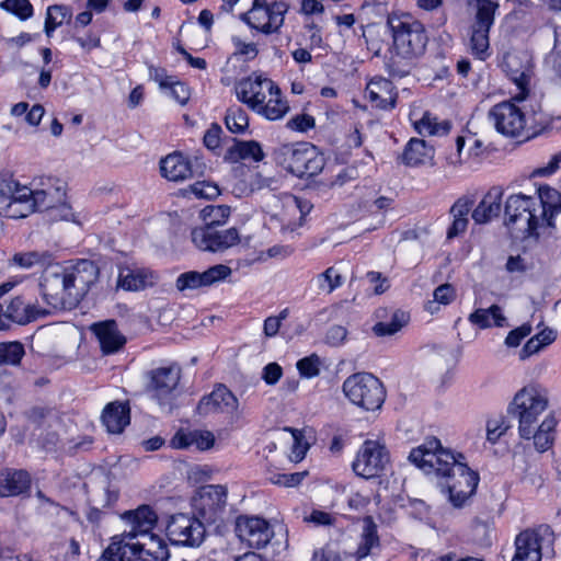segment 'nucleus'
Returning <instances> with one entry per match:
<instances>
[{
	"label": "nucleus",
	"mask_w": 561,
	"mask_h": 561,
	"mask_svg": "<svg viewBox=\"0 0 561 561\" xmlns=\"http://www.w3.org/2000/svg\"><path fill=\"white\" fill-rule=\"evenodd\" d=\"M282 210L275 215L282 225L284 231H294L300 227L305 216L310 211L311 206L308 202L298 197L285 194L280 198Z\"/></svg>",
	"instance_id": "obj_25"
},
{
	"label": "nucleus",
	"mask_w": 561,
	"mask_h": 561,
	"mask_svg": "<svg viewBox=\"0 0 561 561\" xmlns=\"http://www.w3.org/2000/svg\"><path fill=\"white\" fill-rule=\"evenodd\" d=\"M234 91L240 102L268 121L282 119L289 111L280 88L264 73L252 72L239 80Z\"/></svg>",
	"instance_id": "obj_3"
},
{
	"label": "nucleus",
	"mask_w": 561,
	"mask_h": 561,
	"mask_svg": "<svg viewBox=\"0 0 561 561\" xmlns=\"http://www.w3.org/2000/svg\"><path fill=\"white\" fill-rule=\"evenodd\" d=\"M190 190L198 198L213 199L220 195L219 186L209 181L195 182Z\"/></svg>",
	"instance_id": "obj_52"
},
{
	"label": "nucleus",
	"mask_w": 561,
	"mask_h": 561,
	"mask_svg": "<svg viewBox=\"0 0 561 561\" xmlns=\"http://www.w3.org/2000/svg\"><path fill=\"white\" fill-rule=\"evenodd\" d=\"M49 312L36 302L25 301L22 296H16L10 300L7 308L0 304V330H8L11 323L25 325Z\"/></svg>",
	"instance_id": "obj_19"
},
{
	"label": "nucleus",
	"mask_w": 561,
	"mask_h": 561,
	"mask_svg": "<svg viewBox=\"0 0 561 561\" xmlns=\"http://www.w3.org/2000/svg\"><path fill=\"white\" fill-rule=\"evenodd\" d=\"M91 331L95 334L104 355L118 352L126 343V337L119 332L114 320L94 323Z\"/></svg>",
	"instance_id": "obj_27"
},
{
	"label": "nucleus",
	"mask_w": 561,
	"mask_h": 561,
	"mask_svg": "<svg viewBox=\"0 0 561 561\" xmlns=\"http://www.w3.org/2000/svg\"><path fill=\"white\" fill-rule=\"evenodd\" d=\"M26 194V185L21 184L12 176H0V217L23 218L26 217L24 211V198Z\"/></svg>",
	"instance_id": "obj_20"
},
{
	"label": "nucleus",
	"mask_w": 561,
	"mask_h": 561,
	"mask_svg": "<svg viewBox=\"0 0 561 561\" xmlns=\"http://www.w3.org/2000/svg\"><path fill=\"white\" fill-rule=\"evenodd\" d=\"M409 119L414 130L422 136H444L450 129L448 122L438 121L436 116L419 105L411 108Z\"/></svg>",
	"instance_id": "obj_26"
},
{
	"label": "nucleus",
	"mask_w": 561,
	"mask_h": 561,
	"mask_svg": "<svg viewBox=\"0 0 561 561\" xmlns=\"http://www.w3.org/2000/svg\"><path fill=\"white\" fill-rule=\"evenodd\" d=\"M314 126V119L310 115H297L288 122V127L294 130L306 131Z\"/></svg>",
	"instance_id": "obj_64"
},
{
	"label": "nucleus",
	"mask_w": 561,
	"mask_h": 561,
	"mask_svg": "<svg viewBox=\"0 0 561 561\" xmlns=\"http://www.w3.org/2000/svg\"><path fill=\"white\" fill-rule=\"evenodd\" d=\"M164 92L182 105L188 101L191 95L188 87L183 82L176 81L175 79L172 80V83L167 87Z\"/></svg>",
	"instance_id": "obj_54"
},
{
	"label": "nucleus",
	"mask_w": 561,
	"mask_h": 561,
	"mask_svg": "<svg viewBox=\"0 0 561 561\" xmlns=\"http://www.w3.org/2000/svg\"><path fill=\"white\" fill-rule=\"evenodd\" d=\"M240 242L239 233L236 229H228L224 233L218 231V237H215L210 242L203 243L204 245H236Z\"/></svg>",
	"instance_id": "obj_57"
},
{
	"label": "nucleus",
	"mask_w": 561,
	"mask_h": 561,
	"mask_svg": "<svg viewBox=\"0 0 561 561\" xmlns=\"http://www.w3.org/2000/svg\"><path fill=\"white\" fill-rule=\"evenodd\" d=\"M227 488L220 484L201 486L193 496V507L208 523L217 522L227 505Z\"/></svg>",
	"instance_id": "obj_16"
},
{
	"label": "nucleus",
	"mask_w": 561,
	"mask_h": 561,
	"mask_svg": "<svg viewBox=\"0 0 561 561\" xmlns=\"http://www.w3.org/2000/svg\"><path fill=\"white\" fill-rule=\"evenodd\" d=\"M469 321L481 329H486L492 324L503 327L505 317L497 305H492L488 309H477L469 316Z\"/></svg>",
	"instance_id": "obj_42"
},
{
	"label": "nucleus",
	"mask_w": 561,
	"mask_h": 561,
	"mask_svg": "<svg viewBox=\"0 0 561 561\" xmlns=\"http://www.w3.org/2000/svg\"><path fill=\"white\" fill-rule=\"evenodd\" d=\"M147 377V392L162 409L171 412L181 379V367L178 364L158 367L150 370Z\"/></svg>",
	"instance_id": "obj_10"
},
{
	"label": "nucleus",
	"mask_w": 561,
	"mask_h": 561,
	"mask_svg": "<svg viewBox=\"0 0 561 561\" xmlns=\"http://www.w3.org/2000/svg\"><path fill=\"white\" fill-rule=\"evenodd\" d=\"M0 8L21 20H27L33 15V5L28 0H4L0 3Z\"/></svg>",
	"instance_id": "obj_51"
},
{
	"label": "nucleus",
	"mask_w": 561,
	"mask_h": 561,
	"mask_svg": "<svg viewBox=\"0 0 561 561\" xmlns=\"http://www.w3.org/2000/svg\"><path fill=\"white\" fill-rule=\"evenodd\" d=\"M221 127L218 124H213L204 135V144L210 149L215 150L220 146Z\"/></svg>",
	"instance_id": "obj_62"
},
{
	"label": "nucleus",
	"mask_w": 561,
	"mask_h": 561,
	"mask_svg": "<svg viewBox=\"0 0 561 561\" xmlns=\"http://www.w3.org/2000/svg\"><path fill=\"white\" fill-rule=\"evenodd\" d=\"M31 476L23 469H3L0 471V497L18 496L31 488Z\"/></svg>",
	"instance_id": "obj_29"
},
{
	"label": "nucleus",
	"mask_w": 561,
	"mask_h": 561,
	"mask_svg": "<svg viewBox=\"0 0 561 561\" xmlns=\"http://www.w3.org/2000/svg\"><path fill=\"white\" fill-rule=\"evenodd\" d=\"M342 276L334 267L327 268L323 273L318 274L310 280V285L316 289L317 294H331L342 285Z\"/></svg>",
	"instance_id": "obj_45"
},
{
	"label": "nucleus",
	"mask_w": 561,
	"mask_h": 561,
	"mask_svg": "<svg viewBox=\"0 0 561 561\" xmlns=\"http://www.w3.org/2000/svg\"><path fill=\"white\" fill-rule=\"evenodd\" d=\"M123 517L129 522L130 530L114 536L98 561H168L167 545L151 533L158 517L149 506L126 512Z\"/></svg>",
	"instance_id": "obj_2"
},
{
	"label": "nucleus",
	"mask_w": 561,
	"mask_h": 561,
	"mask_svg": "<svg viewBox=\"0 0 561 561\" xmlns=\"http://www.w3.org/2000/svg\"><path fill=\"white\" fill-rule=\"evenodd\" d=\"M347 337V330L343 325H332L325 334V342L331 346H341Z\"/></svg>",
	"instance_id": "obj_56"
},
{
	"label": "nucleus",
	"mask_w": 561,
	"mask_h": 561,
	"mask_svg": "<svg viewBox=\"0 0 561 561\" xmlns=\"http://www.w3.org/2000/svg\"><path fill=\"white\" fill-rule=\"evenodd\" d=\"M67 183L57 176H39L26 185L24 211H49L51 218L75 221L76 215L67 199Z\"/></svg>",
	"instance_id": "obj_5"
},
{
	"label": "nucleus",
	"mask_w": 561,
	"mask_h": 561,
	"mask_svg": "<svg viewBox=\"0 0 561 561\" xmlns=\"http://www.w3.org/2000/svg\"><path fill=\"white\" fill-rule=\"evenodd\" d=\"M366 95L374 106L390 108L394 106L396 93L391 81L386 78H373L366 87Z\"/></svg>",
	"instance_id": "obj_34"
},
{
	"label": "nucleus",
	"mask_w": 561,
	"mask_h": 561,
	"mask_svg": "<svg viewBox=\"0 0 561 561\" xmlns=\"http://www.w3.org/2000/svg\"><path fill=\"white\" fill-rule=\"evenodd\" d=\"M502 195L503 192L500 187H492L483 196L471 214L476 224H486L500 215Z\"/></svg>",
	"instance_id": "obj_35"
},
{
	"label": "nucleus",
	"mask_w": 561,
	"mask_h": 561,
	"mask_svg": "<svg viewBox=\"0 0 561 561\" xmlns=\"http://www.w3.org/2000/svg\"><path fill=\"white\" fill-rule=\"evenodd\" d=\"M494 23L472 21L469 19V48L478 59L485 60L490 56V30Z\"/></svg>",
	"instance_id": "obj_30"
},
{
	"label": "nucleus",
	"mask_w": 561,
	"mask_h": 561,
	"mask_svg": "<svg viewBox=\"0 0 561 561\" xmlns=\"http://www.w3.org/2000/svg\"><path fill=\"white\" fill-rule=\"evenodd\" d=\"M162 176L169 181L180 182L192 176V167L190 160L182 153H171L160 162Z\"/></svg>",
	"instance_id": "obj_36"
},
{
	"label": "nucleus",
	"mask_w": 561,
	"mask_h": 561,
	"mask_svg": "<svg viewBox=\"0 0 561 561\" xmlns=\"http://www.w3.org/2000/svg\"><path fill=\"white\" fill-rule=\"evenodd\" d=\"M130 409L127 402H111L102 413V423L108 433L119 434L130 422Z\"/></svg>",
	"instance_id": "obj_33"
},
{
	"label": "nucleus",
	"mask_w": 561,
	"mask_h": 561,
	"mask_svg": "<svg viewBox=\"0 0 561 561\" xmlns=\"http://www.w3.org/2000/svg\"><path fill=\"white\" fill-rule=\"evenodd\" d=\"M473 206V199L469 196L458 198L450 208L451 226L447 230V240L453 241L463 233L468 226V215Z\"/></svg>",
	"instance_id": "obj_37"
},
{
	"label": "nucleus",
	"mask_w": 561,
	"mask_h": 561,
	"mask_svg": "<svg viewBox=\"0 0 561 561\" xmlns=\"http://www.w3.org/2000/svg\"><path fill=\"white\" fill-rule=\"evenodd\" d=\"M561 168V151L551 157V159L543 167L537 168L534 176H549L554 174Z\"/></svg>",
	"instance_id": "obj_59"
},
{
	"label": "nucleus",
	"mask_w": 561,
	"mask_h": 561,
	"mask_svg": "<svg viewBox=\"0 0 561 561\" xmlns=\"http://www.w3.org/2000/svg\"><path fill=\"white\" fill-rule=\"evenodd\" d=\"M537 201L542 218L550 224V238L557 230L556 217L561 214V193L556 188L541 185L537 188Z\"/></svg>",
	"instance_id": "obj_28"
},
{
	"label": "nucleus",
	"mask_w": 561,
	"mask_h": 561,
	"mask_svg": "<svg viewBox=\"0 0 561 561\" xmlns=\"http://www.w3.org/2000/svg\"><path fill=\"white\" fill-rule=\"evenodd\" d=\"M13 263L22 268H31L34 266H43L44 268L51 264V256L47 251H26L16 253L13 259Z\"/></svg>",
	"instance_id": "obj_48"
},
{
	"label": "nucleus",
	"mask_w": 561,
	"mask_h": 561,
	"mask_svg": "<svg viewBox=\"0 0 561 561\" xmlns=\"http://www.w3.org/2000/svg\"><path fill=\"white\" fill-rule=\"evenodd\" d=\"M24 355V346L20 342L0 343V365H16Z\"/></svg>",
	"instance_id": "obj_49"
},
{
	"label": "nucleus",
	"mask_w": 561,
	"mask_h": 561,
	"mask_svg": "<svg viewBox=\"0 0 561 561\" xmlns=\"http://www.w3.org/2000/svg\"><path fill=\"white\" fill-rule=\"evenodd\" d=\"M389 461V453L385 445L367 439L358 450L352 467L357 476L371 479L379 477L386 470Z\"/></svg>",
	"instance_id": "obj_14"
},
{
	"label": "nucleus",
	"mask_w": 561,
	"mask_h": 561,
	"mask_svg": "<svg viewBox=\"0 0 561 561\" xmlns=\"http://www.w3.org/2000/svg\"><path fill=\"white\" fill-rule=\"evenodd\" d=\"M167 535L175 545L198 547L205 538V527L194 516L176 514L170 518L167 525Z\"/></svg>",
	"instance_id": "obj_17"
},
{
	"label": "nucleus",
	"mask_w": 561,
	"mask_h": 561,
	"mask_svg": "<svg viewBox=\"0 0 561 561\" xmlns=\"http://www.w3.org/2000/svg\"><path fill=\"white\" fill-rule=\"evenodd\" d=\"M231 274V268L224 264L209 267L203 273L191 271L182 273L176 279V288L181 291L185 289H197L199 287L211 286Z\"/></svg>",
	"instance_id": "obj_24"
},
{
	"label": "nucleus",
	"mask_w": 561,
	"mask_h": 561,
	"mask_svg": "<svg viewBox=\"0 0 561 561\" xmlns=\"http://www.w3.org/2000/svg\"><path fill=\"white\" fill-rule=\"evenodd\" d=\"M556 425V419L553 416H547L536 432L533 430L531 438H534V445L539 453H545L552 446Z\"/></svg>",
	"instance_id": "obj_43"
},
{
	"label": "nucleus",
	"mask_w": 561,
	"mask_h": 561,
	"mask_svg": "<svg viewBox=\"0 0 561 561\" xmlns=\"http://www.w3.org/2000/svg\"><path fill=\"white\" fill-rule=\"evenodd\" d=\"M504 221L518 239L528 242H547L550 239V224L542 218L536 196L516 193L504 203Z\"/></svg>",
	"instance_id": "obj_4"
},
{
	"label": "nucleus",
	"mask_w": 561,
	"mask_h": 561,
	"mask_svg": "<svg viewBox=\"0 0 561 561\" xmlns=\"http://www.w3.org/2000/svg\"><path fill=\"white\" fill-rule=\"evenodd\" d=\"M391 26L394 48L399 55L403 58H412L423 54L427 36L421 22L411 16H403Z\"/></svg>",
	"instance_id": "obj_11"
},
{
	"label": "nucleus",
	"mask_w": 561,
	"mask_h": 561,
	"mask_svg": "<svg viewBox=\"0 0 561 561\" xmlns=\"http://www.w3.org/2000/svg\"><path fill=\"white\" fill-rule=\"evenodd\" d=\"M517 58L516 56H508L505 60V68L508 78L514 82L518 92L514 95V100L524 101L530 90V82L533 77V69L527 61L520 68H517Z\"/></svg>",
	"instance_id": "obj_31"
},
{
	"label": "nucleus",
	"mask_w": 561,
	"mask_h": 561,
	"mask_svg": "<svg viewBox=\"0 0 561 561\" xmlns=\"http://www.w3.org/2000/svg\"><path fill=\"white\" fill-rule=\"evenodd\" d=\"M66 267L70 278V287L78 306L89 293L91 286L98 280L99 267L94 262L85 259L68 263Z\"/></svg>",
	"instance_id": "obj_22"
},
{
	"label": "nucleus",
	"mask_w": 561,
	"mask_h": 561,
	"mask_svg": "<svg viewBox=\"0 0 561 561\" xmlns=\"http://www.w3.org/2000/svg\"><path fill=\"white\" fill-rule=\"evenodd\" d=\"M530 332L531 327L528 324H524L515 330H512L505 339V344L510 347H516L520 344L524 337L530 334Z\"/></svg>",
	"instance_id": "obj_61"
},
{
	"label": "nucleus",
	"mask_w": 561,
	"mask_h": 561,
	"mask_svg": "<svg viewBox=\"0 0 561 561\" xmlns=\"http://www.w3.org/2000/svg\"><path fill=\"white\" fill-rule=\"evenodd\" d=\"M201 415L225 414L233 423L241 417L239 401L225 386L218 385L209 394L204 396L197 405Z\"/></svg>",
	"instance_id": "obj_18"
},
{
	"label": "nucleus",
	"mask_w": 561,
	"mask_h": 561,
	"mask_svg": "<svg viewBox=\"0 0 561 561\" xmlns=\"http://www.w3.org/2000/svg\"><path fill=\"white\" fill-rule=\"evenodd\" d=\"M499 3L493 0H467L469 19L494 23Z\"/></svg>",
	"instance_id": "obj_41"
},
{
	"label": "nucleus",
	"mask_w": 561,
	"mask_h": 561,
	"mask_svg": "<svg viewBox=\"0 0 561 561\" xmlns=\"http://www.w3.org/2000/svg\"><path fill=\"white\" fill-rule=\"evenodd\" d=\"M225 121L227 128L233 134H242L249 126L248 115L240 107L229 108Z\"/></svg>",
	"instance_id": "obj_50"
},
{
	"label": "nucleus",
	"mask_w": 561,
	"mask_h": 561,
	"mask_svg": "<svg viewBox=\"0 0 561 561\" xmlns=\"http://www.w3.org/2000/svg\"><path fill=\"white\" fill-rule=\"evenodd\" d=\"M305 520L316 526H331L334 524L335 517L330 513L314 510L309 516L305 517Z\"/></svg>",
	"instance_id": "obj_63"
},
{
	"label": "nucleus",
	"mask_w": 561,
	"mask_h": 561,
	"mask_svg": "<svg viewBox=\"0 0 561 561\" xmlns=\"http://www.w3.org/2000/svg\"><path fill=\"white\" fill-rule=\"evenodd\" d=\"M552 531L549 526L526 529L515 539V554L512 561H541L542 549L552 542Z\"/></svg>",
	"instance_id": "obj_15"
},
{
	"label": "nucleus",
	"mask_w": 561,
	"mask_h": 561,
	"mask_svg": "<svg viewBox=\"0 0 561 561\" xmlns=\"http://www.w3.org/2000/svg\"><path fill=\"white\" fill-rule=\"evenodd\" d=\"M39 290L43 300L54 309H71L77 307L70 278L66 265L48 264L39 277Z\"/></svg>",
	"instance_id": "obj_7"
},
{
	"label": "nucleus",
	"mask_w": 561,
	"mask_h": 561,
	"mask_svg": "<svg viewBox=\"0 0 561 561\" xmlns=\"http://www.w3.org/2000/svg\"><path fill=\"white\" fill-rule=\"evenodd\" d=\"M434 301L443 305H449L456 298V290L453 285L446 283L438 286L434 293Z\"/></svg>",
	"instance_id": "obj_58"
},
{
	"label": "nucleus",
	"mask_w": 561,
	"mask_h": 561,
	"mask_svg": "<svg viewBox=\"0 0 561 561\" xmlns=\"http://www.w3.org/2000/svg\"><path fill=\"white\" fill-rule=\"evenodd\" d=\"M215 436L209 431L194 430L190 432H179L172 439V445L176 448H188L195 446L198 450H207L214 446Z\"/></svg>",
	"instance_id": "obj_38"
},
{
	"label": "nucleus",
	"mask_w": 561,
	"mask_h": 561,
	"mask_svg": "<svg viewBox=\"0 0 561 561\" xmlns=\"http://www.w3.org/2000/svg\"><path fill=\"white\" fill-rule=\"evenodd\" d=\"M264 157L261 145L255 140L237 141L227 152V159L231 162L240 160L260 162Z\"/></svg>",
	"instance_id": "obj_39"
},
{
	"label": "nucleus",
	"mask_w": 561,
	"mask_h": 561,
	"mask_svg": "<svg viewBox=\"0 0 561 561\" xmlns=\"http://www.w3.org/2000/svg\"><path fill=\"white\" fill-rule=\"evenodd\" d=\"M234 54L244 57L247 60H252L257 56V47L254 43L244 42L239 37L232 38Z\"/></svg>",
	"instance_id": "obj_55"
},
{
	"label": "nucleus",
	"mask_w": 561,
	"mask_h": 561,
	"mask_svg": "<svg viewBox=\"0 0 561 561\" xmlns=\"http://www.w3.org/2000/svg\"><path fill=\"white\" fill-rule=\"evenodd\" d=\"M275 161L298 178L317 175L324 167L323 154L309 142L282 145L275 151Z\"/></svg>",
	"instance_id": "obj_6"
},
{
	"label": "nucleus",
	"mask_w": 561,
	"mask_h": 561,
	"mask_svg": "<svg viewBox=\"0 0 561 561\" xmlns=\"http://www.w3.org/2000/svg\"><path fill=\"white\" fill-rule=\"evenodd\" d=\"M296 366L302 377L312 378L320 373V358L316 354H312L299 359Z\"/></svg>",
	"instance_id": "obj_53"
},
{
	"label": "nucleus",
	"mask_w": 561,
	"mask_h": 561,
	"mask_svg": "<svg viewBox=\"0 0 561 561\" xmlns=\"http://www.w3.org/2000/svg\"><path fill=\"white\" fill-rule=\"evenodd\" d=\"M410 316L400 309L392 312L389 322L379 321L373 327V332L377 336L393 335L408 324Z\"/></svg>",
	"instance_id": "obj_44"
},
{
	"label": "nucleus",
	"mask_w": 561,
	"mask_h": 561,
	"mask_svg": "<svg viewBox=\"0 0 561 561\" xmlns=\"http://www.w3.org/2000/svg\"><path fill=\"white\" fill-rule=\"evenodd\" d=\"M231 209L227 205L206 206L202 210V217L205 225L197 227L192 231V241L196 245L210 242L218 237L217 227L225 225L230 216Z\"/></svg>",
	"instance_id": "obj_23"
},
{
	"label": "nucleus",
	"mask_w": 561,
	"mask_h": 561,
	"mask_svg": "<svg viewBox=\"0 0 561 561\" xmlns=\"http://www.w3.org/2000/svg\"><path fill=\"white\" fill-rule=\"evenodd\" d=\"M461 459V454L456 456L450 449L444 448L436 437L426 438L409 455V460L420 469L447 479L446 489L455 507H462L474 494L479 483L478 472L471 470Z\"/></svg>",
	"instance_id": "obj_1"
},
{
	"label": "nucleus",
	"mask_w": 561,
	"mask_h": 561,
	"mask_svg": "<svg viewBox=\"0 0 561 561\" xmlns=\"http://www.w3.org/2000/svg\"><path fill=\"white\" fill-rule=\"evenodd\" d=\"M547 407V398L535 387H525L515 394L507 412L518 420V433L522 438H531L538 417Z\"/></svg>",
	"instance_id": "obj_8"
},
{
	"label": "nucleus",
	"mask_w": 561,
	"mask_h": 561,
	"mask_svg": "<svg viewBox=\"0 0 561 561\" xmlns=\"http://www.w3.org/2000/svg\"><path fill=\"white\" fill-rule=\"evenodd\" d=\"M70 19L71 10L68 7L57 4L48 7L44 27L46 35L50 37L57 27L70 21Z\"/></svg>",
	"instance_id": "obj_46"
},
{
	"label": "nucleus",
	"mask_w": 561,
	"mask_h": 561,
	"mask_svg": "<svg viewBox=\"0 0 561 561\" xmlns=\"http://www.w3.org/2000/svg\"><path fill=\"white\" fill-rule=\"evenodd\" d=\"M435 149L425 140L411 138L402 152V162L408 167H420L432 164Z\"/></svg>",
	"instance_id": "obj_32"
},
{
	"label": "nucleus",
	"mask_w": 561,
	"mask_h": 561,
	"mask_svg": "<svg viewBox=\"0 0 561 561\" xmlns=\"http://www.w3.org/2000/svg\"><path fill=\"white\" fill-rule=\"evenodd\" d=\"M343 392L353 404L367 411L380 409L386 398L382 382L369 373L347 377L343 382Z\"/></svg>",
	"instance_id": "obj_9"
},
{
	"label": "nucleus",
	"mask_w": 561,
	"mask_h": 561,
	"mask_svg": "<svg viewBox=\"0 0 561 561\" xmlns=\"http://www.w3.org/2000/svg\"><path fill=\"white\" fill-rule=\"evenodd\" d=\"M236 534L250 548H264L274 533L270 524L257 516H239L236 520Z\"/></svg>",
	"instance_id": "obj_21"
},
{
	"label": "nucleus",
	"mask_w": 561,
	"mask_h": 561,
	"mask_svg": "<svg viewBox=\"0 0 561 561\" xmlns=\"http://www.w3.org/2000/svg\"><path fill=\"white\" fill-rule=\"evenodd\" d=\"M287 5L283 2L267 3L265 0H253L252 7L240 15V19L252 30L271 34L283 25Z\"/></svg>",
	"instance_id": "obj_12"
},
{
	"label": "nucleus",
	"mask_w": 561,
	"mask_h": 561,
	"mask_svg": "<svg viewBox=\"0 0 561 561\" xmlns=\"http://www.w3.org/2000/svg\"><path fill=\"white\" fill-rule=\"evenodd\" d=\"M119 285L127 290H139L144 287L145 280L141 276L130 272L126 275H119Z\"/></svg>",
	"instance_id": "obj_60"
},
{
	"label": "nucleus",
	"mask_w": 561,
	"mask_h": 561,
	"mask_svg": "<svg viewBox=\"0 0 561 561\" xmlns=\"http://www.w3.org/2000/svg\"><path fill=\"white\" fill-rule=\"evenodd\" d=\"M363 523L364 526L360 535V542L355 553L357 559L366 558L375 547L379 546L377 525L374 522L373 517H364Z\"/></svg>",
	"instance_id": "obj_40"
},
{
	"label": "nucleus",
	"mask_w": 561,
	"mask_h": 561,
	"mask_svg": "<svg viewBox=\"0 0 561 561\" xmlns=\"http://www.w3.org/2000/svg\"><path fill=\"white\" fill-rule=\"evenodd\" d=\"M252 251L250 253L244 254L239 259L240 266H250L255 263L265 262L272 257H286L289 255V252L286 248H268V250H257L256 248H251Z\"/></svg>",
	"instance_id": "obj_47"
},
{
	"label": "nucleus",
	"mask_w": 561,
	"mask_h": 561,
	"mask_svg": "<svg viewBox=\"0 0 561 561\" xmlns=\"http://www.w3.org/2000/svg\"><path fill=\"white\" fill-rule=\"evenodd\" d=\"M488 118L499 134L511 138L522 136L527 126L525 113L513 101H504L492 106Z\"/></svg>",
	"instance_id": "obj_13"
}]
</instances>
